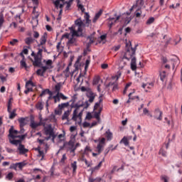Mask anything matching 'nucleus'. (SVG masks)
<instances>
[{
  "instance_id": "obj_1",
  "label": "nucleus",
  "mask_w": 182,
  "mask_h": 182,
  "mask_svg": "<svg viewBox=\"0 0 182 182\" xmlns=\"http://www.w3.org/2000/svg\"><path fill=\"white\" fill-rule=\"evenodd\" d=\"M75 28H77L76 30V28H73V27H72L73 38H75V36H76L77 38L83 36V28H85V23H83L81 18H77L75 21Z\"/></svg>"
},
{
  "instance_id": "obj_2",
  "label": "nucleus",
  "mask_w": 182,
  "mask_h": 182,
  "mask_svg": "<svg viewBox=\"0 0 182 182\" xmlns=\"http://www.w3.org/2000/svg\"><path fill=\"white\" fill-rule=\"evenodd\" d=\"M103 95H101L99 97V102H96L94 106V117L97 120V122H100V114L102 113V110H103V107H100V103L103 102Z\"/></svg>"
},
{
  "instance_id": "obj_3",
  "label": "nucleus",
  "mask_w": 182,
  "mask_h": 182,
  "mask_svg": "<svg viewBox=\"0 0 182 182\" xmlns=\"http://www.w3.org/2000/svg\"><path fill=\"white\" fill-rule=\"evenodd\" d=\"M136 55V47L133 48L132 47V43H126V52L123 56L127 60H129L133 58Z\"/></svg>"
},
{
  "instance_id": "obj_4",
  "label": "nucleus",
  "mask_w": 182,
  "mask_h": 182,
  "mask_svg": "<svg viewBox=\"0 0 182 182\" xmlns=\"http://www.w3.org/2000/svg\"><path fill=\"white\" fill-rule=\"evenodd\" d=\"M43 52V49L38 48V51L36 53V55L34 57V60H31V62H33V66L36 68H41L42 66V53Z\"/></svg>"
},
{
  "instance_id": "obj_5",
  "label": "nucleus",
  "mask_w": 182,
  "mask_h": 182,
  "mask_svg": "<svg viewBox=\"0 0 182 182\" xmlns=\"http://www.w3.org/2000/svg\"><path fill=\"white\" fill-rule=\"evenodd\" d=\"M75 109L73 112L72 120H73L74 122H76V120H77V117H80V119H82V116L83 115V110H81L79 112V109H80V107H83V105H77V104H76L75 105Z\"/></svg>"
},
{
  "instance_id": "obj_6",
  "label": "nucleus",
  "mask_w": 182,
  "mask_h": 182,
  "mask_svg": "<svg viewBox=\"0 0 182 182\" xmlns=\"http://www.w3.org/2000/svg\"><path fill=\"white\" fill-rule=\"evenodd\" d=\"M39 126H45V122H43L42 118H40V122H35V117L33 116L30 117V127L33 130H36Z\"/></svg>"
},
{
  "instance_id": "obj_7",
  "label": "nucleus",
  "mask_w": 182,
  "mask_h": 182,
  "mask_svg": "<svg viewBox=\"0 0 182 182\" xmlns=\"http://www.w3.org/2000/svg\"><path fill=\"white\" fill-rule=\"evenodd\" d=\"M106 144V139L102 138L100 141L99 144L97 146V153H92L93 157H96L98 154H100L103 151V149H105V146Z\"/></svg>"
},
{
  "instance_id": "obj_8",
  "label": "nucleus",
  "mask_w": 182,
  "mask_h": 182,
  "mask_svg": "<svg viewBox=\"0 0 182 182\" xmlns=\"http://www.w3.org/2000/svg\"><path fill=\"white\" fill-rule=\"evenodd\" d=\"M68 149L70 150V153H72L73 154V156L75 155V151H76V149H77V147H80V144L77 143L75 145V141L70 140L68 143Z\"/></svg>"
},
{
  "instance_id": "obj_9",
  "label": "nucleus",
  "mask_w": 182,
  "mask_h": 182,
  "mask_svg": "<svg viewBox=\"0 0 182 182\" xmlns=\"http://www.w3.org/2000/svg\"><path fill=\"white\" fill-rule=\"evenodd\" d=\"M25 166H26V163L18 162V163H16V164H12L10 166V168L15 170L16 171V170H18L17 168H19V170H22V168H23V167H25Z\"/></svg>"
},
{
  "instance_id": "obj_10",
  "label": "nucleus",
  "mask_w": 182,
  "mask_h": 182,
  "mask_svg": "<svg viewBox=\"0 0 182 182\" xmlns=\"http://www.w3.org/2000/svg\"><path fill=\"white\" fill-rule=\"evenodd\" d=\"M44 134H46V136H49L50 137L55 135L52 126L49 125L48 127H44Z\"/></svg>"
},
{
  "instance_id": "obj_11",
  "label": "nucleus",
  "mask_w": 182,
  "mask_h": 182,
  "mask_svg": "<svg viewBox=\"0 0 182 182\" xmlns=\"http://www.w3.org/2000/svg\"><path fill=\"white\" fill-rule=\"evenodd\" d=\"M69 106V102H65L58 105V109L55 110V114H62V110L65 109V107H68Z\"/></svg>"
},
{
  "instance_id": "obj_12",
  "label": "nucleus",
  "mask_w": 182,
  "mask_h": 182,
  "mask_svg": "<svg viewBox=\"0 0 182 182\" xmlns=\"http://www.w3.org/2000/svg\"><path fill=\"white\" fill-rule=\"evenodd\" d=\"M17 150L18 154L21 156L26 154L29 151V149L25 148V145L20 144V146H18Z\"/></svg>"
},
{
  "instance_id": "obj_13",
  "label": "nucleus",
  "mask_w": 182,
  "mask_h": 182,
  "mask_svg": "<svg viewBox=\"0 0 182 182\" xmlns=\"http://www.w3.org/2000/svg\"><path fill=\"white\" fill-rule=\"evenodd\" d=\"M9 132V137H11V139H16L18 134H19L18 130L14 129V127H11Z\"/></svg>"
},
{
  "instance_id": "obj_14",
  "label": "nucleus",
  "mask_w": 182,
  "mask_h": 182,
  "mask_svg": "<svg viewBox=\"0 0 182 182\" xmlns=\"http://www.w3.org/2000/svg\"><path fill=\"white\" fill-rule=\"evenodd\" d=\"M154 119H156V120H159L161 121L163 120V112H161L160 109H156L154 111Z\"/></svg>"
},
{
  "instance_id": "obj_15",
  "label": "nucleus",
  "mask_w": 182,
  "mask_h": 182,
  "mask_svg": "<svg viewBox=\"0 0 182 182\" xmlns=\"http://www.w3.org/2000/svg\"><path fill=\"white\" fill-rule=\"evenodd\" d=\"M48 40V34L44 33L43 36H41L40 38V43L38 44V48L41 46H43V45L46 44V41Z\"/></svg>"
},
{
  "instance_id": "obj_16",
  "label": "nucleus",
  "mask_w": 182,
  "mask_h": 182,
  "mask_svg": "<svg viewBox=\"0 0 182 182\" xmlns=\"http://www.w3.org/2000/svg\"><path fill=\"white\" fill-rule=\"evenodd\" d=\"M87 97H88V102L89 103H93V102H95V97H96V94L94 93L92 91H89L87 93Z\"/></svg>"
},
{
  "instance_id": "obj_17",
  "label": "nucleus",
  "mask_w": 182,
  "mask_h": 182,
  "mask_svg": "<svg viewBox=\"0 0 182 182\" xmlns=\"http://www.w3.org/2000/svg\"><path fill=\"white\" fill-rule=\"evenodd\" d=\"M41 69L37 70L36 71V75H38V76H43V75H45V73H46V70H48V67H43L41 66Z\"/></svg>"
},
{
  "instance_id": "obj_18",
  "label": "nucleus",
  "mask_w": 182,
  "mask_h": 182,
  "mask_svg": "<svg viewBox=\"0 0 182 182\" xmlns=\"http://www.w3.org/2000/svg\"><path fill=\"white\" fill-rule=\"evenodd\" d=\"M124 59H126L125 58L122 57L120 58L118 60V63H119V69H124L125 66L127 65V63L126 61H124Z\"/></svg>"
},
{
  "instance_id": "obj_19",
  "label": "nucleus",
  "mask_w": 182,
  "mask_h": 182,
  "mask_svg": "<svg viewBox=\"0 0 182 182\" xmlns=\"http://www.w3.org/2000/svg\"><path fill=\"white\" fill-rule=\"evenodd\" d=\"M28 118H23V117H21L18 119V122L19 123L20 127H25V126H26V124H28Z\"/></svg>"
},
{
  "instance_id": "obj_20",
  "label": "nucleus",
  "mask_w": 182,
  "mask_h": 182,
  "mask_svg": "<svg viewBox=\"0 0 182 182\" xmlns=\"http://www.w3.org/2000/svg\"><path fill=\"white\" fill-rule=\"evenodd\" d=\"M43 63H46V66H43V68H48V69H52V65L53 63V62L52 61V60H44Z\"/></svg>"
},
{
  "instance_id": "obj_21",
  "label": "nucleus",
  "mask_w": 182,
  "mask_h": 182,
  "mask_svg": "<svg viewBox=\"0 0 182 182\" xmlns=\"http://www.w3.org/2000/svg\"><path fill=\"white\" fill-rule=\"evenodd\" d=\"M70 112H72V110L68 109L65 111L62 116V120H69V116L70 114Z\"/></svg>"
},
{
  "instance_id": "obj_22",
  "label": "nucleus",
  "mask_w": 182,
  "mask_h": 182,
  "mask_svg": "<svg viewBox=\"0 0 182 182\" xmlns=\"http://www.w3.org/2000/svg\"><path fill=\"white\" fill-rule=\"evenodd\" d=\"M102 14H103V11L100 10L98 13L95 14L94 18L92 19L93 23H96V22L97 21V19H99L100 16H102Z\"/></svg>"
},
{
  "instance_id": "obj_23",
  "label": "nucleus",
  "mask_w": 182,
  "mask_h": 182,
  "mask_svg": "<svg viewBox=\"0 0 182 182\" xmlns=\"http://www.w3.org/2000/svg\"><path fill=\"white\" fill-rule=\"evenodd\" d=\"M24 41L27 45H32V43H35V38L32 37H27Z\"/></svg>"
},
{
  "instance_id": "obj_24",
  "label": "nucleus",
  "mask_w": 182,
  "mask_h": 182,
  "mask_svg": "<svg viewBox=\"0 0 182 182\" xmlns=\"http://www.w3.org/2000/svg\"><path fill=\"white\" fill-rule=\"evenodd\" d=\"M10 143L11 144H14V146H20V144H22V141L19 139H13V140H10Z\"/></svg>"
},
{
  "instance_id": "obj_25",
  "label": "nucleus",
  "mask_w": 182,
  "mask_h": 182,
  "mask_svg": "<svg viewBox=\"0 0 182 182\" xmlns=\"http://www.w3.org/2000/svg\"><path fill=\"white\" fill-rule=\"evenodd\" d=\"M39 16V14H37L36 16H35V17H33L31 19V23L33 24V26L35 27L36 26H38V17Z\"/></svg>"
},
{
  "instance_id": "obj_26",
  "label": "nucleus",
  "mask_w": 182,
  "mask_h": 182,
  "mask_svg": "<svg viewBox=\"0 0 182 182\" xmlns=\"http://www.w3.org/2000/svg\"><path fill=\"white\" fill-rule=\"evenodd\" d=\"M105 137L107 139L108 141L112 140L113 139V134L110 132V130H107L105 132Z\"/></svg>"
},
{
  "instance_id": "obj_27",
  "label": "nucleus",
  "mask_w": 182,
  "mask_h": 182,
  "mask_svg": "<svg viewBox=\"0 0 182 182\" xmlns=\"http://www.w3.org/2000/svg\"><path fill=\"white\" fill-rule=\"evenodd\" d=\"M120 19V16H118L116 19L114 18H109V27L112 28L113 26V21L114 22H116V21H119Z\"/></svg>"
},
{
  "instance_id": "obj_28",
  "label": "nucleus",
  "mask_w": 182,
  "mask_h": 182,
  "mask_svg": "<svg viewBox=\"0 0 182 182\" xmlns=\"http://www.w3.org/2000/svg\"><path fill=\"white\" fill-rule=\"evenodd\" d=\"M71 168H73V174H75L76 170H77V162L76 161L71 163Z\"/></svg>"
},
{
  "instance_id": "obj_29",
  "label": "nucleus",
  "mask_w": 182,
  "mask_h": 182,
  "mask_svg": "<svg viewBox=\"0 0 182 182\" xmlns=\"http://www.w3.org/2000/svg\"><path fill=\"white\" fill-rule=\"evenodd\" d=\"M154 82L146 83V84L142 85L143 89H151V87H154Z\"/></svg>"
},
{
  "instance_id": "obj_30",
  "label": "nucleus",
  "mask_w": 182,
  "mask_h": 182,
  "mask_svg": "<svg viewBox=\"0 0 182 182\" xmlns=\"http://www.w3.org/2000/svg\"><path fill=\"white\" fill-rule=\"evenodd\" d=\"M9 113V119L11 120H13V119H15L16 117V109H14L13 111H10Z\"/></svg>"
},
{
  "instance_id": "obj_31",
  "label": "nucleus",
  "mask_w": 182,
  "mask_h": 182,
  "mask_svg": "<svg viewBox=\"0 0 182 182\" xmlns=\"http://www.w3.org/2000/svg\"><path fill=\"white\" fill-rule=\"evenodd\" d=\"M85 19L86 21L85 23L87 26H89V24L90 23V22H92V21L90 20V15H89L87 13H85Z\"/></svg>"
},
{
  "instance_id": "obj_32",
  "label": "nucleus",
  "mask_w": 182,
  "mask_h": 182,
  "mask_svg": "<svg viewBox=\"0 0 182 182\" xmlns=\"http://www.w3.org/2000/svg\"><path fill=\"white\" fill-rule=\"evenodd\" d=\"M20 65L22 69H28V65L26 64V61H25V58H23V60L20 61Z\"/></svg>"
},
{
  "instance_id": "obj_33",
  "label": "nucleus",
  "mask_w": 182,
  "mask_h": 182,
  "mask_svg": "<svg viewBox=\"0 0 182 182\" xmlns=\"http://www.w3.org/2000/svg\"><path fill=\"white\" fill-rule=\"evenodd\" d=\"M120 170L122 171H123L124 170V166H122V167L117 168V166H114L112 170L111 171L112 174H113V173H114V171H120Z\"/></svg>"
},
{
  "instance_id": "obj_34",
  "label": "nucleus",
  "mask_w": 182,
  "mask_h": 182,
  "mask_svg": "<svg viewBox=\"0 0 182 182\" xmlns=\"http://www.w3.org/2000/svg\"><path fill=\"white\" fill-rule=\"evenodd\" d=\"M102 181V178L97 177L95 178H93L92 177H90L88 178V182H100Z\"/></svg>"
},
{
  "instance_id": "obj_35",
  "label": "nucleus",
  "mask_w": 182,
  "mask_h": 182,
  "mask_svg": "<svg viewBox=\"0 0 182 182\" xmlns=\"http://www.w3.org/2000/svg\"><path fill=\"white\" fill-rule=\"evenodd\" d=\"M120 143H123L124 146H129V139H127V136H124L122 140L120 141Z\"/></svg>"
},
{
  "instance_id": "obj_36",
  "label": "nucleus",
  "mask_w": 182,
  "mask_h": 182,
  "mask_svg": "<svg viewBox=\"0 0 182 182\" xmlns=\"http://www.w3.org/2000/svg\"><path fill=\"white\" fill-rule=\"evenodd\" d=\"M36 109H37V110H43V103L41 102H37L36 105Z\"/></svg>"
},
{
  "instance_id": "obj_37",
  "label": "nucleus",
  "mask_w": 182,
  "mask_h": 182,
  "mask_svg": "<svg viewBox=\"0 0 182 182\" xmlns=\"http://www.w3.org/2000/svg\"><path fill=\"white\" fill-rule=\"evenodd\" d=\"M33 86H35V85L33 84V82H32V80H28V81L26 83V89H31V87H33Z\"/></svg>"
},
{
  "instance_id": "obj_38",
  "label": "nucleus",
  "mask_w": 182,
  "mask_h": 182,
  "mask_svg": "<svg viewBox=\"0 0 182 182\" xmlns=\"http://www.w3.org/2000/svg\"><path fill=\"white\" fill-rule=\"evenodd\" d=\"M172 60H173V69H174L176 66H178V65H180V60L178 58L173 59Z\"/></svg>"
},
{
  "instance_id": "obj_39",
  "label": "nucleus",
  "mask_w": 182,
  "mask_h": 182,
  "mask_svg": "<svg viewBox=\"0 0 182 182\" xmlns=\"http://www.w3.org/2000/svg\"><path fill=\"white\" fill-rule=\"evenodd\" d=\"M19 42V41L16 38H14L12 39L9 43L11 46H16V45H18V43Z\"/></svg>"
},
{
  "instance_id": "obj_40",
  "label": "nucleus",
  "mask_w": 182,
  "mask_h": 182,
  "mask_svg": "<svg viewBox=\"0 0 182 182\" xmlns=\"http://www.w3.org/2000/svg\"><path fill=\"white\" fill-rule=\"evenodd\" d=\"M48 94V95H52V92L50 90L46 89L43 91H42L41 94L40 95V97H42V96H45V95Z\"/></svg>"
},
{
  "instance_id": "obj_41",
  "label": "nucleus",
  "mask_w": 182,
  "mask_h": 182,
  "mask_svg": "<svg viewBox=\"0 0 182 182\" xmlns=\"http://www.w3.org/2000/svg\"><path fill=\"white\" fill-rule=\"evenodd\" d=\"M100 82V76H96L93 79V85H99Z\"/></svg>"
},
{
  "instance_id": "obj_42",
  "label": "nucleus",
  "mask_w": 182,
  "mask_h": 182,
  "mask_svg": "<svg viewBox=\"0 0 182 182\" xmlns=\"http://www.w3.org/2000/svg\"><path fill=\"white\" fill-rule=\"evenodd\" d=\"M166 71H162L160 73V79L162 82H164L166 80Z\"/></svg>"
},
{
  "instance_id": "obj_43",
  "label": "nucleus",
  "mask_w": 182,
  "mask_h": 182,
  "mask_svg": "<svg viewBox=\"0 0 182 182\" xmlns=\"http://www.w3.org/2000/svg\"><path fill=\"white\" fill-rule=\"evenodd\" d=\"M89 42H88V45H92V43H95L96 38H95V37L93 36H90L87 38Z\"/></svg>"
},
{
  "instance_id": "obj_44",
  "label": "nucleus",
  "mask_w": 182,
  "mask_h": 182,
  "mask_svg": "<svg viewBox=\"0 0 182 182\" xmlns=\"http://www.w3.org/2000/svg\"><path fill=\"white\" fill-rule=\"evenodd\" d=\"M117 147V146L113 148V145H111L108 149L105 150V154H107L110 150H112V151H113V150H116Z\"/></svg>"
},
{
  "instance_id": "obj_45",
  "label": "nucleus",
  "mask_w": 182,
  "mask_h": 182,
  "mask_svg": "<svg viewBox=\"0 0 182 182\" xmlns=\"http://www.w3.org/2000/svg\"><path fill=\"white\" fill-rule=\"evenodd\" d=\"M92 152V149H90V146H87L85 149V151H84V154H89V153Z\"/></svg>"
},
{
  "instance_id": "obj_46",
  "label": "nucleus",
  "mask_w": 182,
  "mask_h": 182,
  "mask_svg": "<svg viewBox=\"0 0 182 182\" xmlns=\"http://www.w3.org/2000/svg\"><path fill=\"white\" fill-rule=\"evenodd\" d=\"M154 17H151L149 18L147 21H146V24L147 25H151V23H154Z\"/></svg>"
},
{
  "instance_id": "obj_47",
  "label": "nucleus",
  "mask_w": 182,
  "mask_h": 182,
  "mask_svg": "<svg viewBox=\"0 0 182 182\" xmlns=\"http://www.w3.org/2000/svg\"><path fill=\"white\" fill-rule=\"evenodd\" d=\"M53 99H54L55 103H58V102H60V97H59V94H57L55 96H53Z\"/></svg>"
},
{
  "instance_id": "obj_48",
  "label": "nucleus",
  "mask_w": 182,
  "mask_h": 182,
  "mask_svg": "<svg viewBox=\"0 0 182 182\" xmlns=\"http://www.w3.org/2000/svg\"><path fill=\"white\" fill-rule=\"evenodd\" d=\"M37 141L39 143V144H41V145L44 144V146H46V147H48V144L45 143V139H38Z\"/></svg>"
},
{
  "instance_id": "obj_49",
  "label": "nucleus",
  "mask_w": 182,
  "mask_h": 182,
  "mask_svg": "<svg viewBox=\"0 0 182 182\" xmlns=\"http://www.w3.org/2000/svg\"><path fill=\"white\" fill-rule=\"evenodd\" d=\"M60 1L61 2H65V0H56L55 2H54V5L55 6V8H59V5L60 4Z\"/></svg>"
},
{
  "instance_id": "obj_50",
  "label": "nucleus",
  "mask_w": 182,
  "mask_h": 182,
  "mask_svg": "<svg viewBox=\"0 0 182 182\" xmlns=\"http://www.w3.org/2000/svg\"><path fill=\"white\" fill-rule=\"evenodd\" d=\"M178 7H180V3H177L176 4V6L174 4H172V5L169 6V9H177Z\"/></svg>"
},
{
  "instance_id": "obj_51",
  "label": "nucleus",
  "mask_w": 182,
  "mask_h": 182,
  "mask_svg": "<svg viewBox=\"0 0 182 182\" xmlns=\"http://www.w3.org/2000/svg\"><path fill=\"white\" fill-rule=\"evenodd\" d=\"M26 137V134H23V135H17L16 136V139H20L18 140H21V143H22V141L23 140H25V138Z\"/></svg>"
},
{
  "instance_id": "obj_52",
  "label": "nucleus",
  "mask_w": 182,
  "mask_h": 182,
  "mask_svg": "<svg viewBox=\"0 0 182 182\" xmlns=\"http://www.w3.org/2000/svg\"><path fill=\"white\" fill-rule=\"evenodd\" d=\"M106 38H107L106 35L100 36V37L98 38L99 43H101L102 41H105L106 39Z\"/></svg>"
},
{
  "instance_id": "obj_53",
  "label": "nucleus",
  "mask_w": 182,
  "mask_h": 182,
  "mask_svg": "<svg viewBox=\"0 0 182 182\" xmlns=\"http://www.w3.org/2000/svg\"><path fill=\"white\" fill-rule=\"evenodd\" d=\"M136 5H138V6H143V5H144V0H137Z\"/></svg>"
},
{
  "instance_id": "obj_54",
  "label": "nucleus",
  "mask_w": 182,
  "mask_h": 182,
  "mask_svg": "<svg viewBox=\"0 0 182 182\" xmlns=\"http://www.w3.org/2000/svg\"><path fill=\"white\" fill-rule=\"evenodd\" d=\"M38 156L40 157H42V159H43V157H45V154L43 153V151H41V149H38Z\"/></svg>"
},
{
  "instance_id": "obj_55",
  "label": "nucleus",
  "mask_w": 182,
  "mask_h": 182,
  "mask_svg": "<svg viewBox=\"0 0 182 182\" xmlns=\"http://www.w3.org/2000/svg\"><path fill=\"white\" fill-rule=\"evenodd\" d=\"M11 110H12V104L11 103V102H9L7 105V112H11Z\"/></svg>"
},
{
  "instance_id": "obj_56",
  "label": "nucleus",
  "mask_w": 182,
  "mask_h": 182,
  "mask_svg": "<svg viewBox=\"0 0 182 182\" xmlns=\"http://www.w3.org/2000/svg\"><path fill=\"white\" fill-rule=\"evenodd\" d=\"M6 178H8V180L14 178V173L12 172L9 173L6 176Z\"/></svg>"
},
{
  "instance_id": "obj_57",
  "label": "nucleus",
  "mask_w": 182,
  "mask_h": 182,
  "mask_svg": "<svg viewBox=\"0 0 182 182\" xmlns=\"http://www.w3.org/2000/svg\"><path fill=\"white\" fill-rule=\"evenodd\" d=\"M161 62L164 65L166 63H167V62H168V60H167V58L164 57V56H162L161 58Z\"/></svg>"
},
{
  "instance_id": "obj_58",
  "label": "nucleus",
  "mask_w": 182,
  "mask_h": 182,
  "mask_svg": "<svg viewBox=\"0 0 182 182\" xmlns=\"http://www.w3.org/2000/svg\"><path fill=\"white\" fill-rule=\"evenodd\" d=\"M75 42H76V39L72 38L68 41V45H73V43H75Z\"/></svg>"
},
{
  "instance_id": "obj_59",
  "label": "nucleus",
  "mask_w": 182,
  "mask_h": 182,
  "mask_svg": "<svg viewBox=\"0 0 182 182\" xmlns=\"http://www.w3.org/2000/svg\"><path fill=\"white\" fill-rule=\"evenodd\" d=\"M161 180L164 182H168V177L163 176L161 177Z\"/></svg>"
},
{
  "instance_id": "obj_60",
  "label": "nucleus",
  "mask_w": 182,
  "mask_h": 182,
  "mask_svg": "<svg viewBox=\"0 0 182 182\" xmlns=\"http://www.w3.org/2000/svg\"><path fill=\"white\" fill-rule=\"evenodd\" d=\"M4 22H5V20L4 19V16H0V29L2 28V25H4Z\"/></svg>"
},
{
  "instance_id": "obj_61",
  "label": "nucleus",
  "mask_w": 182,
  "mask_h": 182,
  "mask_svg": "<svg viewBox=\"0 0 182 182\" xmlns=\"http://www.w3.org/2000/svg\"><path fill=\"white\" fill-rule=\"evenodd\" d=\"M68 160V157H66V154H64L60 160L61 163H65V161Z\"/></svg>"
},
{
  "instance_id": "obj_62",
  "label": "nucleus",
  "mask_w": 182,
  "mask_h": 182,
  "mask_svg": "<svg viewBox=\"0 0 182 182\" xmlns=\"http://www.w3.org/2000/svg\"><path fill=\"white\" fill-rule=\"evenodd\" d=\"M84 107V109H87L90 106V104L89 103V101H86L83 105H82Z\"/></svg>"
},
{
  "instance_id": "obj_63",
  "label": "nucleus",
  "mask_w": 182,
  "mask_h": 182,
  "mask_svg": "<svg viewBox=\"0 0 182 182\" xmlns=\"http://www.w3.org/2000/svg\"><path fill=\"white\" fill-rule=\"evenodd\" d=\"M78 9H80L82 12H85V7L82 4H78Z\"/></svg>"
},
{
  "instance_id": "obj_64",
  "label": "nucleus",
  "mask_w": 182,
  "mask_h": 182,
  "mask_svg": "<svg viewBox=\"0 0 182 182\" xmlns=\"http://www.w3.org/2000/svg\"><path fill=\"white\" fill-rule=\"evenodd\" d=\"M131 69L132 70H136V69H137L136 64H131Z\"/></svg>"
}]
</instances>
